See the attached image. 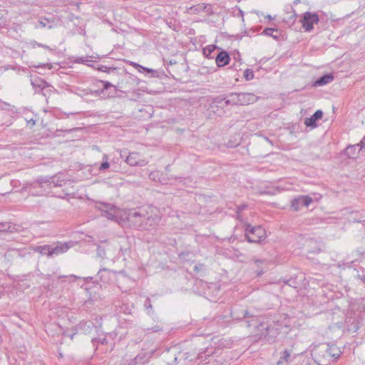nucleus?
Segmentation results:
<instances>
[{"mask_svg": "<svg viewBox=\"0 0 365 365\" xmlns=\"http://www.w3.org/2000/svg\"><path fill=\"white\" fill-rule=\"evenodd\" d=\"M50 245H45L43 246L38 245L32 248L34 252H38L41 255H46L48 257H50Z\"/></svg>", "mask_w": 365, "mask_h": 365, "instance_id": "20", "label": "nucleus"}, {"mask_svg": "<svg viewBox=\"0 0 365 365\" xmlns=\"http://www.w3.org/2000/svg\"><path fill=\"white\" fill-rule=\"evenodd\" d=\"M127 220L135 228L143 230V226H144L146 220L145 209L130 212L128 215Z\"/></svg>", "mask_w": 365, "mask_h": 365, "instance_id": "5", "label": "nucleus"}, {"mask_svg": "<svg viewBox=\"0 0 365 365\" xmlns=\"http://www.w3.org/2000/svg\"><path fill=\"white\" fill-rule=\"evenodd\" d=\"M145 222L143 226V230H150L155 227L160 222L161 217L159 210L154 207H148L145 209Z\"/></svg>", "mask_w": 365, "mask_h": 365, "instance_id": "4", "label": "nucleus"}, {"mask_svg": "<svg viewBox=\"0 0 365 365\" xmlns=\"http://www.w3.org/2000/svg\"><path fill=\"white\" fill-rule=\"evenodd\" d=\"M263 193H267L271 195L272 193L270 192H264Z\"/></svg>", "mask_w": 365, "mask_h": 365, "instance_id": "56", "label": "nucleus"}, {"mask_svg": "<svg viewBox=\"0 0 365 365\" xmlns=\"http://www.w3.org/2000/svg\"><path fill=\"white\" fill-rule=\"evenodd\" d=\"M187 13L190 14L209 15L212 13V5L205 3H200L187 8Z\"/></svg>", "mask_w": 365, "mask_h": 365, "instance_id": "10", "label": "nucleus"}, {"mask_svg": "<svg viewBox=\"0 0 365 365\" xmlns=\"http://www.w3.org/2000/svg\"><path fill=\"white\" fill-rule=\"evenodd\" d=\"M234 319L242 320L248 318L249 312L247 310L235 309L231 313Z\"/></svg>", "mask_w": 365, "mask_h": 365, "instance_id": "19", "label": "nucleus"}, {"mask_svg": "<svg viewBox=\"0 0 365 365\" xmlns=\"http://www.w3.org/2000/svg\"><path fill=\"white\" fill-rule=\"evenodd\" d=\"M198 358H199V359H202V354H199Z\"/></svg>", "mask_w": 365, "mask_h": 365, "instance_id": "54", "label": "nucleus"}, {"mask_svg": "<svg viewBox=\"0 0 365 365\" xmlns=\"http://www.w3.org/2000/svg\"><path fill=\"white\" fill-rule=\"evenodd\" d=\"M243 76L247 81H250L254 78V72L252 69L247 68L244 71Z\"/></svg>", "mask_w": 365, "mask_h": 365, "instance_id": "32", "label": "nucleus"}, {"mask_svg": "<svg viewBox=\"0 0 365 365\" xmlns=\"http://www.w3.org/2000/svg\"><path fill=\"white\" fill-rule=\"evenodd\" d=\"M313 200L309 195H299L291 201V207L294 211H299L302 206L309 207Z\"/></svg>", "mask_w": 365, "mask_h": 365, "instance_id": "9", "label": "nucleus"}, {"mask_svg": "<svg viewBox=\"0 0 365 365\" xmlns=\"http://www.w3.org/2000/svg\"><path fill=\"white\" fill-rule=\"evenodd\" d=\"M245 236L250 243H260L266 238V231L262 226L252 227L246 225Z\"/></svg>", "mask_w": 365, "mask_h": 365, "instance_id": "3", "label": "nucleus"}, {"mask_svg": "<svg viewBox=\"0 0 365 365\" xmlns=\"http://www.w3.org/2000/svg\"><path fill=\"white\" fill-rule=\"evenodd\" d=\"M97 255L99 257L104 258L106 256V250L101 247H98Z\"/></svg>", "mask_w": 365, "mask_h": 365, "instance_id": "35", "label": "nucleus"}, {"mask_svg": "<svg viewBox=\"0 0 365 365\" xmlns=\"http://www.w3.org/2000/svg\"><path fill=\"white\" fill-rule=\"evenodd\" d=\"M2 17H3V14H2V12H0V27L3 26L4 25V23L1 22Z\"/></svg>", "mask_w": 365, "mask_h": 365, "instance_id": "47", "label": "nucleus"}, {"mask_svg": "<svg viewBox=\"0 0 365 365\" xmlns=\"http://www.w3.org/2000/svg\"><path fill=\"white\" fill-rule=\"evenodd\" d=\"M101 83L103 84V88L101 90V93H102L103 96H106L105 92L107 91L108 90H110L109 93L106 95L107 97L111 98V97L115 96V95L117 92L116 86L111 84L108 81H101Z\"/></svg>", "mask_w": 365, "mask_h": 365, "instance_id": "17", "label": "nucleus"}, {"mask_svg": "<svg viewBox=\"0 0 365 365\" xmlns=\"http://www.w3.org/2000/svg\"><path fill=\"white\" fill-rule=\"evenodd\" d=\"M230 56L225 51L220 52L215 58V62L218 67H222L225 65H227L230 62Z\"/></svg>", "mask_w": 365, "mask_h": 365, "instance_id": "16", "label": "nucleus"}, {"mask_svg": "<svg viewBox=\"0 0 365 365\" xmlns=\"http://www.w3.org/2000/svg\"><path fill=\"white\" fill-rule=\"evenodd\" d=\"M334 80V76L332 74H327L321 78H319L317 81H315L314 86H322L326 84L331 83Z\"/></svg>", "mask_w": 365, "mask_h": 365, "instance_id": "21", "label": "nucleus"}, {"mask_svg": "<svg viewBox=\"0 0 365 365\" xmlns=\"http://www.w3.org/2000/svg\"><path fill=\"white\" fill-rule=\"evenodd\" d=\"M255 13H256L257 15H259V12L258 11H255Z\"/></svg>", "mask_w": 365, "mask_h": 365, "instance_id": "57", "label": "nucleus"}, {"mask_svg": "<svg viewBox=\"0 0 365 365\" xmlns=\"http://www.w3.org/2000/svg\"><path fill=\"white\" fill-rule=\"evenodd\" d=\"M262 273H263V271H262H262H259V272H258V275H261Z\"/></svg>", "mask_w": 365, "mask_h": 365, "instance_id": "53", "label": "nucleus"}, {"mask_svg": "<svg viewBox=\"0 0 365 365\" xmlns=\"http://www.w3.org/2000/svg\"><path fill=\"white\" fill-rule=\"evenodd\" d=\"M163 174L159 171L151 172L149 175V178L155 182H160L162 184H167L168 182L165 178H162Z\"/></svg>", "mask_w": 365, "mask_h": 365, "instance_id": "23", "label": "nucleus"}, {"mask_svg": "<svg viewBox=\"0 0 365 365\" xmlns=\"http://www.w3.org/2000/svg\"><path fill=\"white\" fill-rule=\"evenodd\" d=\"M359 151V145H349L346 148V154L350 158H355V155Z\"/></svg>", "mask_w": 365, "mask_h": 365, "instance_id": "24", "label": "nucleus"}, {"mask_svg": "<svg viewBox=\"0 0 365 365\" xmlns=\"http://www.w3.org/2000/svg\"><path fill=\"white\" fill-rule=\"evenodd\" d=\"M65 115H66V117L69 116V114L65 113Z\"/></svg>", "mask_w": 365, "mask_h": 365, "instance_id": "60", "label": "nucleus"}, {"mask_svg": "<svg viewBox=\"0 0 365 365\" xmlns=\"http://www.w3.org/2000/svg\"><path fill=\"white\" fill-rule=\"evenodd\" d=\"M341 354V351L339 347L328 344H319L312 351V356L314 361L319 365H324L329 359L336 360Z\"/></svg>", "mask_w": 365, "mask_h": 365, "instance_id": "1", "label": "nucleus"}, {"mask_svg": "<svg viewBox=\"0 0 365 365\" xmlns=\"http://www.w3.org/2000/svg\"><path fill=\"white\" fill-rule=\"evenodd\" d=\"M149 330H151L153 332H157L161 330V328L159 326H155Z\"/></svg>", "mask_w": 365, "mask_h": 365, "instance_id": "45", "label": "nucleus"}, {"mask_svg": "<svg viewBox=\"0 0 365 365\" xmlns=\"http://www.w3.org/2000/svg\"><path fill=\"white\" fill-rule=\"evenodd\" d=\"M215 46L214 45H209L207 47L203 48V53L206 57L207 58H212L211 54L215 51Z\"/></svg>", "mask_w": 365, "mask_h": 365, "instance_id": "30", "label": "nucleus"}, {"mask_svg": "<svg viewBox=\"0 0 365 365\" xmlns=\"http://www.w3.org/2000/svg\"><path fill=\"white\" fill-rule=\"evenodd\" d=\"M131 65H133L136 68H141V69H143L144 71H146L148 73H153L154 72V71L153 69L145 68V67H143V66H140V65H139V64H138L136 63H134V62H132Z\"/></svg>", "mask_w": 365, "mask_h": 365, "instance_id": "34", "label": "nucleus"}, {"mask_svg": "<svg viewBox=\"0 0 365 365\" xmlns=\"http://www.w3.org/2000/svg\"><path fill=\"white\" fill-rule=\"evenodd\" d=\"M323 112L321 110H317L311 117L307 118L304 120V124L307 127L314 128L317 126L316 121L322 118Z\"/></svg>", "mask_w": 365, "mask_h": 365, "instance_id": "14", "label": "nucleus"}, {"mask_svg": "<svg viewBox=\"0 0 365 365\" xmlns=\"http://www.w3.org/2000/svg\"><path fill=\"white\" fill-rule=\"evenodd\" d=\"M144 307L148 313H151L153 312V307L150 302V299L148 297H147L145 300Z\"/></svg>", "mask_w": 365, "mask_h": 365, "instance_id": "33", "label": "nucleus"}, {"mask_svg": "<svg viewBox=\"0 0 365 365\" xmlns=\"http://www.w3.org/2000/svg\"><path fill=\"white\" fill-rule=\"evenodd\" d=\"M71 247V242H58L55 245H50V257L63 254L66 252Z\"/></svg>", "mask_w": 365, "mask_h": 365, "instance_id": "11", "label": "nucleus"}, {"mask_svg": "<svg viewBox=\"0 0 365 365\" xmlns=\"http://www.w3.org/2000/svg\"><path fill=\"white\" fill-rule=\"evenodd\" d=\"M31 46H32V48H35L36 46H38V47H43V48H44L46 49H50V48L48 46L43 45L42 43H37L35 41L31 42Z\"/></svg>", "mask_w": 365, "mask_h": 365, "instance_id": "38", "label": "nucleus"}, {"mask_svg": "<svg viewBox=\"0 0 365 365\" xmlns=\"http://www.w3.org/2000/svg\"><path fill=\"white\" fill-rule=\"evenodd\" d=\"M300 21L304 31L310 32L314 29V24L319 23V18L317 14L307 11L303 14Z\"/></svg>", "mask_w": 365, "mask_h": 365, "instance_id": "6", "label": "nucleus"}, {"mask_svg": "<svg viewBox=\"0 0 365 365\" xmlns=\"http://www.w3.org/2000/svg\"><path fill=\"white\" fill-rule=\"evenodd\" d=\"M229 96L231 98V105L240 106L239 93H231Z\"/></svg>", "mask_w": 365, "mask_h": 365, "instance_id": "31", "label": "nucleus"}, {"mask_svg": "<svg viewBox=\"0 0 365 365\" xmlns=\"http://www.w3.org/2000/svg\"><path fill=\"white\" fill-rule=\"evenodd\" d=\"M125 161L130 166L137 167H143L148 163V161L145 158H143L140 153L138 152L129 153Z\"/></svg>", "mask_w": 365, "mask_h": 365, "instance_id": "8", "label": "nucleus"}, {"mask_svg": "<svg viewBox=\"0 0 365 365\" xmlns=\"http://www.w3.org/2000/svg\"><path fill=\"white\" fill-rule=\"evenodd\" d=\"M359 277L365 283V275L361 277L359 275Z\"/></svg>", "mask_w": 365, "mask_h": 365, "instance_id": "50", "label": "nucleus"}, {"mask_svg": "<svg viewBox=\"0 0 365 365\" xmlns=\"http://www.w3.org/2000/svg\"><path fill=\"white\" fill-rule=\"evenodd\" d=\"M103 162L101 164L99 167L100 171H103L108 169L110 167V163L108 162V157L107 155H104L103 157Z\"/></svg>", "mask_w": 365, "mask_h": 365, "instance_id": "29", "label": "nucleus"}, {"mask_svg": "<svg viewBox=\"0 0 365 365\" xmlns=\"http://www.w3.org/2000/svg\"><path fill=\"white\" fill-rule=\"evenodd\" d=\"M202 267H203V264H200L198 265H195V267H194V269L195 271H200L202 268Z\"/></svg>", "mask_w": 365, "mask_h": 365, "instance_id": "46", "label": "nucleus"}, {"mask_svg": "<svg viewBox=\"0 0 365 365\" xmlns=\"http://www.w3.org/2000/svg\"><path fill=\"white\" fill-rule=\"evenodd\" d=\"M300 1H301V0H295V1H294V4H296L299 3V2H300Z\"/></svg>", "mask_w": 365, "mask_h": 365, "instance_id": "52", "label": "nucleus"}, {"mask_svg": "<svg viewBox=\"0 0 365 365\" xmlns=\"http://www.w3.org/2000/svg\"><path fill=\"white\" fill-rule=\"evenodd\" d=\"M59 356H60V357H62V356H63L61 353H60V354H59Z\"/></svg>", "mask_w": 365, "mask_h": 365, "instance_id": "58", "label": "nucleus"}, {"mask_svg": "<svg viewBox=\"0 0 365 365\" xmlns=\"http://www.w3.org/2000/svg\"><path fill=\"white\" fill-rule=\"evenodd\" d=\"M77 113H71V115L76 114Z\"/></svg>", "mask_w": 365, "mask_h": 365, "instance_id": "59", "label": "nucleus"}, {"mask_svg": "<svg viewBox=\"0 0 365 365\" xmlns=\"http://www.w3.org/2000/svg\"><path fill=\"white\" fill-rule=\"evenodd\" d=\"M240 106H247L257 101V96L251 93H239Z\"/></svg>", "mask_w": 365, "mask_h": 365, "instance_id": "13", "label": "nucleus"}, {"mask_svg": "<svg viewBox=\"0 0 365 365\" xmlns=\"http://www.w3.org/2000/svg\"><path fill=\"white\" fill-rule=\"evenodd\" d=\"M266 18L268 19L269 20H272L274 19V17H272L271 15L268 14L266 16Z\"/></svg>", "mask_w": 365, "mask_h": 365, "instance_id": "49", "label": "nucleus"}, {"mask_svg": "<svg viewBox=\"0 0 365 365\" xmlns=\"http://www.w3.org/2000/svg\"><path fill=\"white\" fill-rule=\"evenodd\" d=\"M36 67V68L44 67V68H47L48 69H51L52 68L51 64H49V63H45V64H43V65H38V66H37Z\"/></svg>", "mask_w": 365, "mask_h": 365, "instance_id": "43", "label": "nucleus"}, {"mask_svg": "<svg viewBox=\"0 0 365 365\" xmlns=\"http://www.w3.org/2000/svg\"><path fill=\"white\" fill-rule=\"evenodd\" d=\"M290 359V353L287 350H284L280 357V359L277 363V365H280L283 361L289 362Z\"/></svg>", "mask_w": 365, "mask_h": 365, "instance_id": "28", "label": "nucleus"}, {"mask_svg": "<svg viewBox=\"0 0 365 365\" xmlns=\"http://www.w3.org/2000/svg\"><path fill=\"white\" fill-rule=\"evenodd\" d=\"M255 263L256 264V265L257 267H262V268L264 267V266H267V262L266 260L264 259H255Z\"/></svg>", "mask_w": 365, "mask_h": 365, "instance_id": "36", "label": "nucleus"}, {"mask_svg": "<svg viewBox=\"0 0 365 365\" xmlns=\"http://www.w3.org/2000/svg\"><path fill=\"white\" fill-rule=\"evenodd\" d=\"M358 145H359V150H361L364 147H365V136L362 138L360 143Z\"/></svg>", "mask_w": 365, "mask_h": 365, "instance_id": "44", "label": "nucleus"}, {"mask_svg": "<svg viewBox=\"0 0 365 365\" xmlns=\"http://www.w3.org/2000/svg\"><path fill=\"white\" fill-rule=\"evenodd\" d=\"M282 327L278 322H274L266 328L265 336L268 339H274L279 334Z\"/></svg>", "mask_w": 365, "mask_h": 365, "instance_id": "12", "label": "nucleus"}, {"mask_svg": "<svg viewBox=\"0 0 365 365\" xmlns=\"http://www.w3.org/2000/svg\"><path fill=\"white\" fill-rule=\"evenodd\" d=\"M117 169H116V166H114V168L113 169V171H116Z\"/></svg>", "mask_w": 365, "mask_h": 365, "instance_id": "55", "label": "nucleus"}, {"mask_svg": "<svg viewBox=\"0 0 365 365\" xmlns=\"http://www.w3.org/2000/svg\"><path fill=\"white\" fill-rule=\"evenodd\" d=\"M205 352L207 353V356H210V354H212L213 353L212 351H209L208 349H206Z\"/></svg>", "mask_w": 365, "mask_h": 365, "instance_id": "51", "label": "nucleus"}, {"mask_svg": "<svg viewBox=\"0 0 365 365\" xmlns=\"http://www.w3.org/2000/svg\"><path fill=\"white\" fill-rule=\"evenodd\" d=\"M16 231V225L11 222H0V232H14Z\"/></svg>", "mask_w": 365, "mask_h": 365, "instance_id": "22", "label": "nucleus"}, {"mask_svg": "<svg viewBox=\"0 0 365 365\" xmlns=\"http://www.w3.org/2000/svg\"><path fill=\"white\" fill-rule=\"evenodd\" d=\"M47 23L49 24L48 25V29H52L54 26L53 21H51L48 19H40L38 21L39 26L41 28H45L47 26Z\"/></svg>", "mask_w": 365, "mask_h": 365, "instance_id": "27", "label": "nucleus"}, {"mask_svg": "<svg viewBox=\"0 0 365 365\" xmlns=\"http://www.w3.org/2000/svg\"><path fill=\"white\" fill-rule=\"evenodd\" d=\"M99 209L102 211L103 215L107 219L118 222V215L120 212L119 209L111 204L103 203Z\"/></svg>", "mask_w": 365, "mask_h": 365, "instance_id": "7", "label": "nucleus"}, {"mask_svg": "<svg viewBox=\"0 0 365 365\" xmlns=\"http://www.w3.org/2000/svg\"><path fill=\"white\" fill-rule=\"evenodd\" d=\"M65 184V181L63 180H61L59 177H51V178H41L38 179L36 182L31 183L29 187L26 188L29 189V192L32 193L34 195H41L43 191H33L32 190L36 188H44L45 186L48 188L54 187H61Z\"/></svg>", "mask_w": 365, "mask_h": 365, "instance_id": "2", "label": "nucleus"}, {"mask_svg": "<svg viewBox=\"0 0 365 365\" xmlns=\"http://www.w3.org/2000/svg\"><path fill=\"white\" fill-rule=\"evenodd\" d=\"M225 104L226 105H231V98H230V96L228 97L227 99H225Z\"/></svg>", "mask_w": 365, "mask_h": 365, "instance_id": "48", "label": "nucleus"}, {"mask_svg": "<svg viewBox=\"0 0 365 365\" xmlns=\"http://www.w3.org/2000/svg\"><path fill=\"white\" fill-rule=\"evenodd\" d=\"M278 30L274 28H266L264 29V31L262 32V35L271 36L275 40H278L279 35L274 33H277Z\"/></svg>", "mask_w": 365, "mask_h": 365, "instance_id": "26", "label": "nucleus"}, {"mask_svg": "<svg viewBox=\"0 0 365 365\" xmlns=\"http://www.w3.org/2000/svg\"><path fill=\"white\" fill-rule=\"evenodd\" d=\"M149 358L150 356L147 354H140L130 361L129 365L143 364L148 361Z\"/></svg>", "mask_w": 365, "mask_h": 365, "instance_id": "18", "label": "nucleus"}, {"mask_svg": "<svg viewBox=\"0 0 365 365\" xmlns=\"http://www.w3.org/2000/svg\"><path fill=\"white\" fill-rule=\"evenodd\" d=\"M110 68H108L106 66H101V67L98 68V70L103 72L108 73Z\"/></svg>", "mask_w": 365, "mask_h": 365, "instance_id": "41", "label": "nucleus"}, {"mask_svg": "<svg viewBox=\"0 0 365 365\" xmlns=\"http://www.w3.org/2000/svg\"><path fill=\"white\" fill-rule=\"evenodd\" d=\"M234 12L235 13V16H240L242 21H244V12L240 9H236Z\"/></svg>", "mask_w": 365, "mask_h": 365, "instance_id": "39", "label": "nucleus"}, {"mask_svg": "<svg viewBox=\"0 0 365 365\" xmlns=\"http://www.w3.org/2000/svg\"><path fill=\"white\" fill-rule=\"evenodd\" d=\"M108 271H109L108 269H105V268H103V269H101L98 271V276H99V277H100V279H101V280H103V279H102V277H103V274H103V272H108Z\"/></svg>", "mask_w": 365, "mask_h": 365, "instance_id": "42", "label": "nucleus"}, {"mask_svg": "<svg viewBox=\"0 0 365 365\" xmlns=\"http://www.w3.org/2000/svg\"><path fill=\"white\" fill-rule=\"evenodd\" d=\"M246 327L258 328L259 322L258 319L249 314L248 318L245 319Z\"/></svg>", "mask_w": 365, "mask_h": 365, "instance_id": "25", "label": "nucleus"}, {"mask_svg": "<svg viewBox=\"0 0 365 365\" xmlns=\"http://www.w3.org/2000/svg\"><path fill=\"white\" fill-rule=\"evenodd\" d=\"M165 170H168V166L165 168Z\"/></svg>", "mask_w": 365, "mask_h": 365, "instance_id": "61", "label": "nucleus"}, {"mask_svg": "<svg viewBox=\"0 0 365 365\" xmlns=\"http://www.w3.org/2000/svg\"><path fill=\"white\" fill-rule=\"evenodd\" d=\"M247 207L246 205H240L237 207V218L240 220H242L241 215L240 214V212H242L243 210H245Z\"/></svg>", "mask_w": 365, "mask_h": 365, "instance_id": "37", "label": "nucleus"}, {"mask_svg": "<svg viewBox=\"0 0 365 365\" xmlns=\"http://www.w3.org/2000/svg\"><path fill=\"white\" fill-rule=\"evenodd\" d=\"M91 61H89L88 60L87 58H80L78 60V62L79 63H84V64H86V65H89V62H91Z\"/></svg>", "mask_w": 365, "mask_h": 365, "instance_id": "40", "label": "nucleus"}, {"mask_svg": "<svg viewBox=\"0 0 365 365\" xmlns=\"http://www.w3.org/2000/svg\"><path fill=\"white\" fill-rule=\"evenodd\" d=\"M31 83L35 92H40L46 88L50 87V85L41 78H35L31 80Z\"/></svg>", "mask_w": 365, "mask_h": 365, "instance_id": "15", "label": "nucleus"}]
</instances>
